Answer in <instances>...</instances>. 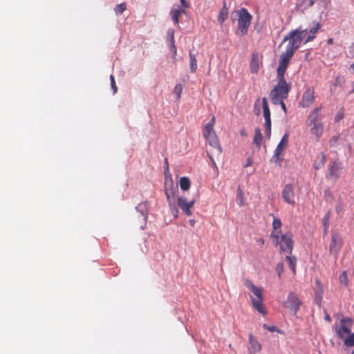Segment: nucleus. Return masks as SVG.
I'll list each match as a JSON object with an SVG mask.
<instances>
[{
	"mask_svg": "<svg viewBox=\"0 0 354 354\" xmlns=\"http://www.w3.org/2000/svg\"><path fill=\"white\" fill-rule=\"evenodd\" d=\"M258 242H259L261 245L264 244V240L263 239H259Z\"/></svg>",
	"mask_w": 354,
	"mask_h": 354,
	"instance_id": "obj_51",
	"label": "nucleus"
},
{
	"mask_svg": "<svg viewBox=\"0 0 354 354\" xmlns=\"http://www.w3.org/2000/svg\"><path fill=\"white\" fill-rule=\"evenodd\" d=\"M329 218H330V213L328 212L325 216L323 218V223H324V225L325 227V229L328 228V221H329Z\"/></svg>",
	"mask_w": 354,
	"mask_h": 354,
	"instance_id": "obj_40",
	"label": "nucleus"
},
{
	"mask_svg": "<svg viewBox=\"0 0 354 354\" xmlns=\"http://www.w3.org/2000/svg\"><path fill=\"white\" fill-rule=\"evenodd\" d=\"M194 204V201L187 202L186 198H185L183 197H179L178 198V205L182 209L183 213H185L187 216L192 215L191 208L193 207Z\"/></svg>",
	"mask_w": 354,
	"mask_h": 354,
	"instance_id": "obj_16",
	"label": "nucleus"
},
{
	"mask_svg": "<svg viewBox=\"0 0 354 354\" xmlns=\"http://www.w3.org/2000/svg\"><path fill=\"white\" fill-rule=\"evenodd\" d=\"M344 343L347 347L354 346V333H350L348 337L344 339Z\"/></svg>",
	"mask_w": 354,
	"mask_h": 354,
	"instance_id": "obj_30",
	"label": "nucleus"
},
{
	"mask_svg": "<svg viewBox=\"0 0 354 354\" xmlns=\"http://www.w3.org/2000/svg\"><path fill=\"white\" fill-rule=\"evenodd\" d=\"M301 305V301L299 300L297 295L295 293L290 292L288 295L286 301H285V307L290 309L294 313L295 315H296Z\"/></svg>",
	"mask_w": 354,
	"mask_h": 354,
	"instance_id": "obj_10",
	"label": "nucleus"
},
{
	"mask_svg": "<svg viewBox=\"0 0 354 354\" xmlns=\"http://www.w3.org/2000/svg\"><path fill=\"white\" fill-rule=\"evenodd\" d=\"M339 280L340 283L344 287H347L348 285V279L346 271H344L341 273L339 277Z\"/></svg>",
	"mask_w": 354,
	"mask_h": 354,
	"instance_id": "obj_29",
	"label": "nucleus"
},
{
	"mask_svg": "<svg viewBox=\"0 0 354 354\" xmlns=\"http://www.w3.org/2000/svg\"><path fill=\"white\" fill-rule=\"evenodd\" d=\"M326 162V155L324 153L321 152L316 158L314 162V168L315 169H319L322 168Z\"/></svg>",
	"mask_w": 354,
	"mask_h": 354,
	"instance_id": "obj_20",
	"label": "nucleus"
},
{
	"mask_svg": "<svg viewBox=\"0 0 354 354\" xmlns=\"http://www.w3.org/2000/svg\"><path fill=\"white\" fill-rule=\"evenodd\" d=\"M126 10L127 6L125 3H120L117 5L114 8V11L116 15H121Z\"/></svg>",
	"mask_w": 354,
	"mask_h": 354,
	"instance_id": "obj_34",
	"label": "nucleus"
},
{
	"mask_svg": "<svg viewBox=\"0 0 354 354\" xmlns=\"http://www.w3.org/2000/svg\"><path fill=\"white\" fill-rule=\"evenodd\" d=\"M259 102H260V99L258 98L255 103H254V109H255V113L257 115H259L260 113V109H259Z\"/></svg>",
	"mask_w": 354,
	"mask_h": 354,
	"instance_id": "obj_43",
	"label": "nucleus"
},
{
	"mask_svg": "<svg viewBox=\"0 0 354 354\" xmlns=\"http://www.w3.org/2000/svg\"><path fill=\"white\" fill-rule=\"evenodd\" d=\"M321 25L319 23L315 24L312 28H310L309 32L310 34H315L317 30L320 28Z\"/></svg>",
	"mask_w": 354,
	"mask_h": 354,
	"instance_id": "obj_38",
	"label": "nucleus"
},
{
	"mask_svg": "<svg viewBox=\"0 0 354 354\" xmlns=\"http://www.w3.org/2000/svg\"><path fill=\"white\" fill-rule=\"evenodd\" d=\"M278 82L270 93V98L272 102H277V99H286L292 88L290 82L288 83L285 77L277 76Z\"/></svg>",
	"mask_w": 354,
	"mask_h": 354,
	"instance_id": "obj_4",
	"label": "nucleus"
},
{
	"mask_svg": "<svg viewBox=\"0 0 354 354\" xmlns=\"http://www.w3.org/2000/svg\"><path fill=\"white\" fill-rule=\"evenodd\" d=\"M262 134L261 130L259 129H255L254 137L253 140V143L257 146L258 149H260L262 142Z\"/></svg>",
	"mask_w": 354,
	"mask_h": 354,
	"instance_id": "obj_24",
	"label": "nucleus"
},
{
	"mask_svg": "<svg viewBox=\"0 0 354 354\" xmlns=\"http://www.w3.org/2000/svg\"><path fill=\"white\" fill-rule=\"evenodd\" d=\"M351 354H354V351H352Z\"/></svg>",
	"mask_w": 354,
	"mask_h": 354,
	"instance_id": "obj_61",
	"label": "nucleus"
},
{
	"mask_svg": "<svg viewBox=\"0 0 354 354\" xmlns=\"http://www.w3.org/2000/svg\"><path fill=\"white\" fill-rule=\"evenodd\" d=\"M174 209H175V211H176V212H178V209H177L176 208H175V207H174Z\"/></svg>",
	"mask_w": 354,
	"mask_h": 354,
	"instance_id": "obj_60",
	"label": "nucleus"
},
{
	"mask_svg": "<svg viewBox=\"0 0 354 354\" xmlns=\"http://www.w3.org/2000/svg\"><path fill=\"white\" fill-rule=\"evenodd\" d=\"M237 203L241 207L245 205L244 194L241 189H238L237 191Z\"/></svg>",
	"mask_w": 354,
	"mask_h": 354,
	"instance_id": "obj_31",
	"label": "nucleus"
},
{
	"mask_svg": "<svg viewBox=\"0 0 354 354\" xmlns=\"http://www.w3.org/2000/svg\"><path fill=\"white\" fill-rule=\"evenodd\" d=\"M165 163L167 164V167H168L167 159H165Z\"/></svg>",
	"mask_w": 354,
	"mask_h": 354,
	"instance_id": "obj_55",
	"label": "nucleus"
},
{
	"mask_svg": "<svg viewBox=\"0 0 354 354\" xmlns=\"http://www.w3.org/2000/svg\"><path fill=\"white\" fill-rule=\"evenodd\" d=\"M327 43H328V44L332 45L333 44V38L328 39Z\"/></svg>",
	"mask_w": 354,
	"mask_h": 354,
	"instance_id": "obj_49",
	"label": "nucleus"
},
{
	"mask_svg": "<svg viewBox=\"0 0 354 354\" xmlns=\"http://www.w3.org/2000/svg\"><path fill=\"white\" fill-rule=\"evenodd\" d=\"M342 245V239L337 234H333L330 243V253L337 255Z\"/></svg>",
	"mask_w": 354,
	"mask_h": 354,
	"instance_id": "obj_15",
	"label": "nucleus"
},
{
	"mask_svg": "<svg viewBox=\"0 0 354 354\" xmlns=\"http://www.w3.org/2000/svg\"><path fill=\"white\" fill-rule=\"evenodd\" d=\"M286 259L288 263L290 268L292 270L293 274H295L296 273L297 258L295 256H291L288 254L286 256Z\"/></svg>",
	"mask_w": 354,
	"mask_h": 354,
	"instance_id": "obj_22",
	"label": "nucleus"
},
{
	"mask_svg": "<svg viewBox=\"0 0 354 354\" xmlns=\"http://www.w3.org/2000/svg\"><path fill=\"white\" fill-rule=\"evenodd\" d=\"M288 143V135L286 133L281 138L279 143L277 145L276 149L274 150L273 158L274 161L279 166L283 160V151L287 147Z\"/></svg>",
	"mask_w": 354,
	"mask_h": 354,
	"instance_id": "obj_9",
	"label": "nucleus"
},
{
	"mask_svg": "<svg viewBox=\"0 0 354 354\" xmlns=\"http://www.w3.org/2000/svg\"><path fill=\"white\" fill-rule=\"evenodd\" d=\"M325 319L328 321V322H330V317L328 315H326V317H325Z\"/></svg>",
	"mask_w": 354,
	"mask_h": 354,
	"instance_id": "obj_52",
	"label": "nucleus"
},
{
	"mask_svg": "<svg viewBox=\"0 0 354 354\" xmlns=\"http://www.w3.org/2000/svg\"><path fill=\"white\" fill-rule=\"evenodd\" d=\"M276 245L279 246L280 252H287L289 254H292L293 249L294 241L292 240V234L288 232L282 234L281 231H272L270 234Z\"/></svg>",
	"mask_w": 354,
	"mask_h": 354,
	"instance_id": "obj_3",
	"label": "nucleus"
},
{
	"mask_svg": "<svg viewBox=\"0 0 354 354\" xmlns=\"http://www.w3.org/2000/svg\"><path fill=\"white\" fill-rule=\"evenodd\" d=\"M189 65H190V71L192 73H195L197 70V59L196 55L190 51L189 53Z\"/></svg>",
	"mask_w": 354,
	"mask_h": 354,
	"instance_id": "obj_23",
	"label": "nucleus"
},
{
	"mask_svg": "<svg viewBox=\"0 0 354 354\" xmlns=\"http://www.w3.org/2000/svg\"><path fill=\"white\" fill-rule=\"evenodd\" d=\"M215 123V117L212 116L211 120L205 125L203 129V136L209 142V146L212 149L207 151V156L213 165H216L213 158L212 153L220 155L222 152L221 146L219 143L218 138L214 130V125Z\"/></svg>",
	"mask_w": 354,
	"mask_h": 354,
	"instance_id": "obj_1",
	"label": "nucleus"
},
{
	"mask_svg": "<svg viewBox=\"0 0 354 354\" xmlns=\"http://www.w3.org/2000/svg\"><path fill=\"white\" fill-rule=\"evenodd\" d=\"M337 211L340 210V208L336 207Z\"/></svg>",
	"mask_w": 354,
	"mask_h": 354,
	"instance_id": "obj_58",
	"label": "nucleus"
},
{
	"mask_svg": "<svg viewBox=\"0 0 354 354\" xmlns=\"http://www.w3.org/2000/svg\"><path fill=\"white\" fill-rule=\"evenodd\" d=\"M263 327L265 328L268 329V330L271 331V332H274V331L276 330V327L275 326H267L266 324H264Z\"/></svg>",
	"mask_w": 354,
	"mask_h": 354,
	"instance_id": "obj_44",
	"label": "nucleus"
},
{
	"mask_svg": "<svg viewBox=\"0 0 354 354\" xmlns=\"http://www.w3.org/2000/svg\"><path fill=\"white\" fill-rule=\"evenodd\" d=\"M182 91H183L182 85L180 84H176L173 92L176 95L177 100H179L180 99Z\"/></svg>",
	"mask_w": 354,
	"mask_h": 354,
	"instance_id": "obj_32",
	"label": "nucleus"
},
{
	"mask_svg": "<svg viewBox=\"0 0 354 354\" xmlns=\"http://www.w3.org/2000/svg\"><path fill=\"white\" fill-rule=\"evenodd\" d=\"M180 187L183 191H187L190 187V180L187 177H182L180 179Z\"/></svg>",
	"mask_w": 354,
	"mask_h": 354,
	"instance_id": "obj_26",
	"label": "nucleus"
},
{
	"mask_svg": "<svg viewBox=\"0 0 354 354\" xmlns=\"http://www.w3.org/2000/svg\"><path fill=\"white\" fill-rule=\"evenodd\" d=\"M306 33L307 30H300L299 28L291 31L283 39V42L288 41L286 50L295 54L299 48Z\"/></svg>",
	"mask_w": 354,
	"mask_h": 354,
	"instance_id": "obj_5",
	"label": "nucleus"
},
{
	"mask_svg": "<svg viewBox=\"0 0 354 354\" xmlns=\"http://www.w3.org/2000/svg\"><path fill=\"white\" fill-rule=\"evenodd\" d=\"M310 5H313L314 3V2L312 1H310Z\"/></svg>",
	"mask_w": 354,
	"mask_h": 354,
	"instance_id": "obj_57",
	"label": "nucleus"
},
{
	"mask_svg": "<svg viewBox=\"0 0 354 354\" xmlns=\"http://www.w3.org/2000/svg\"><path fill=\"white\" fill-rule=\"evenodd\" d=\"M238 17V32H240L241 36H245L248 34V28L251 24L252 16L249 13L246 8H242L239 10L235 11L232 14Z\"/></svg>",
	"mask_w": 354,
	"mask_h": 354,
	"instance_id": "obj_6",
	"label": "nucleus"
},
{
	"mask_svg": "<svg viewBox=\"0 0 354 354\" xmlns=\"http://www.w3.org/2000/svg\"><path fill=\"white\" fill-rule=\"evenodd\" d=\"M228 17V11L226 8L225 6L221 9L218 16V21L221 24H223V22L226 20Z\"/></svg>",
	"mask_w": 354,
	"mask_h": 354,
	"instance_id": "obj_25",
	"label": "nucleus"
},
{
	"mask_svg": "<svg viewBox=\"0 0 354 354\" xmlns=\"http://www.w3.org/2000/svg\"><path fill=\"white\" fill-rule=\"evenodd\" d=\"M249 343L250 348L249 351L250 353H259L261 350V345L258 341V339L252 335V334L249 335Z\"/></svg>",
	"mask_w": 354,
	"mask_h": 354,
	"instance_id": "obj_18",
	"label": "nucleus"
},
{
	"mask_svg": "<svg viewBox=\"0 0 354 354\" xmlns=\"http://www.w3.org/2000/svg\"><path fill=\"white\" fill-rule=\"evenodd\" d=\"M315 299H316V301H317V304H321L320 300L318 301V299H317V298Z\"/></svg>",
	"mask_w": 354,
	"mask_h": 354,
	"instance_id": "obj_54",
	"label": "nucleus"
},
{
	"mask_svg": "<svg viewBox=\"0 0 354 354\" xmlns=\"http://www.w3.org/2000/svg\"><path fill=\"white\" fill-rule=\"evenodd\" d=\"M276 271L277 272L279 277L281 278V274L283 272V265L282 263H279L277 265Z\"/></svg>",
	"mask_w": 354,
	"mask_h": 354,
	"instance_id": "obj_37",
	"label": "nucleus"
},
{
	"mask_svg": "<svg viewBox=\"0 0 354 354\" xmlns=\"http://www.w3.org/2000/svg\"><path fill=\"white\" fill-rule=\"evenodd\" d=\"M322 109V106L316 107L310 112L306 121L307 126H312L313 124L322 123L321 122L323 118V115L321 113Z\"/></svg>",
	"mask_w": 354,
	"mask_h": 354,
	"instance_id": "obj_13",
	"label": "nucleus"
},
{
	"mask_svg": "<svg viewBox=\"0 0 354 354\" xmlns=\"http://www.w3.org/2000/svg\"><path fill=\"white\" fill-rule=\"evenodd\" d=\"M315 95L314 88L308 87L304 92L299 106L302 108L309 107L315 101Z\"/></svg>",
	"mask_w": 354,
	"mask_h": 354,
	"instance_id": "obj_12",
	"label": "nucleus"
},
{
	"mask_svg": "<svg viewBox=\"0 0 354 354\" xmlns=\"http://www.w3.org/2000/svg\"><path fill=\"white\" fill-rule=\"evenodd\" d=\"M110 79H111V88L113 91V93H115L117 92V86H116V84H115V81L113 75H111L110 76Z\"/></svg>",
	"mask_w": 354,
	"mask_h": 354,
	"instance_id": "obj_39",
	"label": "nucleus"
},
{
	"mask_svg": "<svg viewBox=\"0 0 354 354\" xmlns=\"http://www.w3.org/2000/svg\"><path fill=\"white\" fill-rule=\"evenodd\" d=\"M241 135L242 136H247V133H246V131L245 129H242L241 131Z\"/></svg>",
	"mask_w": 354,
	"mask_h": 354,
	"instance_id": "obj_48",
	"label": "nucleus"
},
{
	"mask_svg": "<svg viewBox=\"0 0 354 354\" xmlns=\"http://www.w3.org/2000/svg\"><path fill=\"white\" fill-rule=\"evenodd\" d=\"M189 223H190V225H191L192 227H194V225H195V223H196V222H195V221H194V219H190V220L189 221Z\"/></svg>",
	"mask_w": 354,
	"mask_h": 354,
	"instance_id": "obj_50",
	"label": "nucleus"
},
{
	"mask_svg": "<svg viewBox=\"0 0 354 354\" xmlns=\"http://www.w3.org/2000/svg\"><path fill=\"white\" fill-rule=\"evenodd\" d=\"M337 211L340 210V208L336 207Z\"/></svg>",
	"mask_w": 354,
	"mask_h": 354,
	"instance_id": "obj_59",
	"label": "nucleus"
},
{
	"mask_svg": "<svg viewBox=\"0 0 354 354\" xmlns=\"http://www.w3.org/2000/svg\"><path fill=\"white\" fill-rule=\"evenodd\" d=\"M185 9H172L170 12L172 20L175 24L178 25L179 17L182 13H185Z\"/></svg>",
	"mask_w": 354,
	"mask_h": 354,
	"instance_id": "obj_21",
	"label": "nucleus"
},
{
	"mask_svg": "<svg viewBox=\"0 0 354 354\" xmlns=\"http://www.w3.org/2000/svg\"><path fill=\"white\" fill-rule=\"evenodd\" d=\"M351 68L354 71V63L351 65Z\"/></svg>",
	"mask_w": 354,
	"mask_h": 354,
	"instance_id": "obj_53",
	"label": "nucleus"
},
{
	"mask_svg": "<svg viewBox=\"0 0 354 354\" xmlns=\"http://www.w3.org/2000/svg\"><path fill=\"white\" fill-rule=\"evenodd\" d=\"M344 118V113L342 111H339L335 116L334 120L335 122H339Z\"/></svg>",
	"mask_w": 354,
	"mask_h": 354,
	"instance_id": "obj_41",
	"label": "nucleus"
},
{
	"mask_svg": "<svg viewBox=\"0 0 354 354\" xmlns=\"http://www.w3.org/2000/svg\"><path fill=\"white\" fill-rule=\"evenodd\" d=\"M282 197L283 201L287 203L294 205L295 203V193H294V187L291 184H287L285 185L283 191H282Z\"/></svg>",
	"mask_w": 354,
	"mask_h": 354,
	"instance_id": "obj_14",
	"label": "nucleus"
},
{
	"mask_svg": "<svg viewBox=\"0 0 354 354\" xmlns=\"http://www.w3.org/2000/svg\"><path fill=\"white\" fill-rule=\"evenodd\" d=\"M262 108L265 119L266 133L268 138L271 136V115L266 97L262 99Z\"/></svg>",
	"mask_w": 354,
	"mask_h": 354,
	"instance_id": "obj_11",
	"label": "nucleus"
},
{
	"mask_svg": "<svg viewBox=\"0 0 354 354\" xmlns=\"http://www.w3.org/2000/svg\"><path fill=\"white\" fill-rule=\"evenodd\" d=\"M259 55L257 53H253L252 55L251 61L250 63V72L253 74L258 73L259 69Z\"/></svg>",
	"mask_w": 354,
	"mask_h": 354,
	"instance_id": "obj_17",
	"label": "nucleus"
},
{
	"mask_svg": "<svg viewBox=\"0 0 354 354\" xmlns=\"http://www.w3.org/2000/svg\"><path fill=\"white\" fill-rule=\"evenodd\" d=\"M180 3H181L182 6L185 8H189V5L187 3V1L185 0H180Z\"/></svg>",
	"mask_w": 354,
	"mask_h": 354,
	"instance_id": "obj_46",
	"label": "nucleus"
},
{
	"mask_svg": "<svg viewBox=\"0 0 354 354\" xmlns=\"http://www.w3.org/2000/svg\"><path fill=\"white\" fill-rule=\"evenodd\" d=\"M353 91H351V93H353V92H354V82L353 83Z\"/></svg>",
	"mask_w": 354,
	"mask_h": 354,
	"instance_id": "obj_56",
	"label": "nucleus"
},
{
	"mask_svg": "<svg viewBox=\"0 0 354 354\" xmlns=\"http://www.w3.org/2000/svg\"><path fill=\"white\" fill-rule=\"evenodd\" d=\"M168 35L169 37V41L171 43V48L173 50L174 54L176 53V47L175 46V40H174V30H168Z\"/></svg>",
	"mask_w": 354,
	"mask_h": 354,
	"instance_id": "obj_28",
	"label": "nucleus"
},
{
	"mask_svg": "<svg viewBox=\"0 0 354 354\" xmlns=\"http://www.w3.org/2000/svg\"><path fill=\"white\" fill-rule=\"evenodd\" d=\"M314 38H315V35H314L311 34V35H308L307 39L305 41V43H307V42H309V41L313 40Z\"/></svg>",
	"mask_w": 354,
	"mask_h": 354,
	"instance_id": "obj_45",
	"label": "nucleus"
},
{
	"mask_svg": "<svg viewBox=\"0 0 354 354\" xmlns=\"http://www.w3.org/2000/svg\"><path fill=\"white\" fill-rule=\"evenodd\" d=\"M338 165L336 162H333V165L330 167V175L337 177V172H338Z\"/></svg>",
	"mask_w": 354,
	"mask_h": 354,
	"instance_id": "obj_35",
	"label": "nucleus"
},
{
	"mask_svg": "<svg viewBox=\"0 0 354 354\" xmlns=\"http://www.w3.org/2000/svg\"><path fill=\"white\" fill-rule=\"evenodd\" d=\"M282 223L279 218L274 217L272 222V231H281L280 228L281 227Z\"/></svg>",
	"mask_w": 354,
	"mask_h": 354,
	"instance_id": "obj_33",
	"label": "nucleus"
},
{
	"mask_svg": "<svg viewBox=\"0 0 354 354\" xmlns=\"http://www.w3.org/2000/svg\"><path fill=\"white\" fill-rule=\"evenodd\" d=\"M338 140H339L338 136H332V138L330 139V141H329L330 146L333 147L334 145H335V144L337 142Z\"/></svg>",
	"mask_w": 354,
	"mask_h": 354,
	"instance_id": "obj_42",
	"label": "nucleus"
},
{
	"mask_svg": "<svg viewBox=\"0 0 354 354\" xmlns=\"http://www.w3.org/2000/svg\"><path fill=\"white\" fill-rule=\"evenodd\" d=\"M310 127H311V128L310 129V133L313 136H314L316 138V140L318 141L324 133V124L323 123L315 124H313Z\"/></svg>",
	"mask_w": 354,
	"mask_h": 354,
	"instance_id": "obj_19",
	"label": "nucleus"
},
{
	"mask_svg": "<svg viewBox=\"0 0 354 354\" xmlns=\"http://www.w3.org/2000/svg\"><path fill=\"white\" fill-rule=\"evenodd\" d=\"M252 164V158H248L247 159V163L246 165H245V167H249V166H251Z\"/></svg>",
	"mask_w": 354,
	"mask_h": 354,
	"instance_id": "obj_47",
	"label": "nucleus"
},
{
	"mask_svg": "<svg viewBox=\"0 0 354 354\" xmlns=\"http://www.w3.org/2000/svg\"><path fill=\"white\" fill-rule=\"evenodd\" d=\"M353 320L350 317H342L339 321V325L335 324V330L337 336L343 339L345 335L351 333Z\"/></svg>",
	"mask_w": 354,
	"mask_h": 354,
	"instance_id": "obj_7",
	"label": "nucleus"
},
{
	"mask_svg": "<svg viewBox=\"0 0 354 354\" xmlns=\"http://www.w3.org/2000/svg\"><path fill=\"white\" fill-rule=\"evenodd\" d=\"M244 285L251 291L256 297L250 296V301L252 308L262 315L267 314V310L263 304L264 297L263 295V289L256 286L250 279H245L243 280Z\"/></svg>",
	"mask_w": 354,
	"mask_h": 354,
	"instance_id": "obj_2",
	"label": "nucleus"
},
{
	"mask_svg": "<svg viewBox=\"0 0 354 354\" xmlns=\"http://www.w3.org/2000/svg\"><path fill=\"white\" fill-rule=\"evenodd\" d=\"M171 187H173V183L171 181L170 183ZM165 194L167 196V201L169 202V205H171V198H174V191L173 187H171L170 189H168L165 187Z\"/></svg>",
	"mask_w": 354,
	"mask_h": 354,
	"instance_id": "obj_27",
	"label": "nucleus"
},
{
	"mask_svg": "<svg viewBox=\"0 0 354 354\" xmlns=\"http://www.w3.org/2000/svg\"><path fill=\"white\" fill-rule=\"evenodd\" d=\"M277 100H278L277 102H272V103L273 104H275V105L280 104L282 110L283 111V112L285 113H287V109H286V106L285 103L283 102V100L285 99H277Z\"/></svg>",
	"mask_w": 354,
	"mask_h": 354,
	"instance_id": "obj_36",
	"label": "nucleus"
},
{
	"mask_svg": "<svg viewBox=\"0 0 354 354\" xmlns=\"http://www.w3.org/2000/svg\"><path fill=\"white\" fill-rule=\"evenodd\" d=\"M293 55L294 53H292L288 50H285L281 54L279 59V66L277 69V76L285 77V73Z\"/></svg>",
	"mask_w": 354,
	"mask_h": 354,
	"instance_id": "obj_8",
	"label": "nucleus"
}]
</instances>
